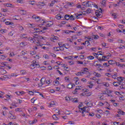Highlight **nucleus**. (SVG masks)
I'll return each mask as SVG.
<instances>
[{"instance_id":"obj_1","label":"nucleus","mask_w":125,"mask_h":125,"mask_svg":"<svg viewBox=\"0 0 125 125\" xmlns=\"http://www.w3.org/2000/svg\"><path fill=\"white\" fill-rule=\"evenodd\" d=\"M30 67L31 69H35V68H40V64L37 63V62L36 61H33V63L31 64Z\"/></svg>"},{"instance_id":"obj_2","label":"nucleus","mask_w":125,"mask_h":125,"mask_svg":"<svg viewBox=\"0 0 125 125\" xmlns=\"http://www.w3.org/2000/svg\"><path fill=\"white\" fill-rule=\"evenodd\" d=\"M79 112L82 114V116L84 117V113H88V112L86 110L85 107H83V108H80Z\"/></svg>"},{"instance_id":"obj_3","label":"nucleus","mask_w":125,"mask_h":125,"mask_svg":"<svg viewBox=\"0 0 125 125\" xmlns=\"http://www.w3.org/2000/svg\"><path fill=\"white\" fill-rule=\"evenodd\" d=\"M43 21V24H46V27H50V26H52L53 25V22L52 21H44V20H42Z\"/></svg>"},{"instance_id":"obj_4","label":"nucleus","mask_w":125,"mask_h":125,"mask_svg":"<svg viewBox=\"0 0 125 125\" xmlns=\"http://www.w3.org/2000/svg\"><path fill=\"white\" fill-rule=\"evenodd\" d=\"M89 7H92V6H93L94 7H95L96 8H98V6L97 5L95 4L94 2H93L92 1H89Z\"/></svg>"},{"instance_id":"obj_5","label":"nucleus","mask_w":125,"mask_h":125,"mask_svg":"<svg viewBox=\"0 0 125 125\" xmlns=\"http://www.w3.org/2000/svg\"><path fill=\"white\" fill-rule=\"evenodd\" d=\"M80 87H82V86H77L75 88V90L73 91V94H77L78 92V91L77 90H81L82 89V88H81Z\"/></svg>"},{"instance_id":"obj_6","label":"nucleus","mask_w":125,"mask_h":125,"mask_svg":"<svg viewBox=\"0 0 125 125\" xmlns=\"http://www.w3.org/2000/svg\"><path fill=\"white\" fill-rule=\"evenodd\" d=\"M32 18L33 19H35L36 20V21H37V22L41 20V18L39 16H36V15H34L32 16Z\"/></svg>"},{"instance_id":"obj_7","label":"nucleus","mask_w":125,"mask_h":125,"mask_svg":"<svg viewBox=\"0 0 125 125\" xmlns=\"http://www.w3.org/2000/svg\"><path fill=\"white\" fill-rule=\"evenodd\" d=\"M95 13H96V16H97V17H99V18L101 17V14H102V12H100L99 10H96Z\"/></svg>"},{"instance_id":"obj_8","label":"nucleus","mask_w":125,"mask_h":125,"mask_svg":"<svg viewBox=\"0 0 125 125\" xmlns=\"http://www.w3.org/2000/svg\"><path fill=\"white\" fill-rule=\"evenodd\" d=\"M96 58H97V59H98L99 61H100V62H102V61H107V60L104 59V58H103V57H102V58H99L98 56H96Z\"/></svg>"},{"instance_id":"obj_9","label":"nucleus","mask_w":125,"mask_h":125,"mask_svg":"<svg viewBox=\"0 0 125 125\" xmlns=\"http://www.w3.org/2000/svg\"><path fill=\"white\" fill-rule=\"evenodd\" d=\"M70 101H71L72 102H73L74 103H78V102H79L77 100V98H70Z\"/></svg>"},{"instance_id":"obj_10","label":"nucleus","mask_w":125,"mask_h":125,"mask_svg":"<svg viewBox=\"0 0 125 125\" xmlns=\"http://www.w3.org/2000/svg\"><path fill=\"white\" fill-rule=\"evenodd\" d=\"M113 85H114V86H119V85H120L121 83L120 82H114L113 83Z\"/></svg>"},{"instance_id":"obj_11","label":"nucleus","mask_w":125,"mask_h":125,"mask_svg":"<svg viewBox=\"0 0 125 125\" xmlns=\"http://www.w3.org/2000/svg\"><path fill=\"white\" fill-rule=\"evenodd\" d=\"M37 122H38L37 120H34L33 121H29V125H34V124H36V123H37Z\"/></svg>"},{"instance_id":"obj_12","label":"nucleus","mask_w":125,"mask_h":125,"mask_svg":"<svg viewBox=\"0 0 125 125\" xmlns=\"http://www.w3.org/2000/svg\"><path fill=\"white\" fill-rule=\"evenodd\" d=\"M82 17H83V14H77V15H76V18L77 19H79V18H82Z\"/></svg>"},{"instance_id":"obj_13","label":"nucleus","mask_w":125,"mask_h":125,"mask_svg":"<svg viewBox=\"0 0 125 125\" xmlns=\"http://www.w3.org/2000/svg\"><path fill=\"white\" fill-rule=\"evenodd\" d=\"M34 30H36V33H40V32L42 33H45V32H43L42 30H41L40 28H34Z\"/></svg>"},{"instance_id":"obj_14","label":"nucleus","mask_w":125,"mask_h":125,"mask_svg":"<svg viewBox=\"0 0 125 125\" xmlns=\"http://www.w3.org/2000/svg\"><path fill=\"white\" fill-rule=\"evenodd\" d=\"M125 78L122 77H120L117 78V80L119 81V82H120V83H122V81H124V79Z\"/></svg>"},{"instance_id":"obj_15","label":"nucleus","mask_w":125,"mask_h":125,"mask_svg":"<svg viewBox=\"0 0 125 125\" xmlns=\"http://www.w3.org/2000/svg\"><path fill=\"white\" fill-rule=\"evenodd\" d=\"M64 19H65V20H70V15H65L64 16Z\"/></svg>"},{"instance_id":"obj_16","label":"nucleus","mask_w":125,"mask_h":125,"mask_svg":"<svg viewBox=\"0 0 125 125\" xmlns=\"http://www.w3.org/2000/svg\"><path fill=\"white\" fill-rule=\"evenodd\" d=\"M118 113L119 114V115H123L124 116V115H125V112H124V111L121 110V109H120L118 111Z\"/></svg>"},{"instance_id":"obj_17","label":"nucleus","mask_w":125,"mask_h":125,"mask_svg":"<svg viewBox=\"0 0 125 125\" xmlns=\"http://www.w3.org/2000/svg\"><path fill=\"white\" fill-rule=\"evenodd\" d=\"M52 118L55 121H57V120H58V117H57L56 114H54L52 116Z\"/></svg>"},{"instance_id":"obj_18","label":"nucleus","mask_w":125,"mask_h":125,"mask_svg":"<svg viewBox=\"0 0 125 125\" xmlns=\"http://www.w3.org/2000/svg\"><path fill=\"white\" fill-rule=\"evenodd\" d=\"M83 6L87 7H89V1L86 2L85 4H83Z\"/></svg>"},{"instance_id":"obj_19","label":"nucleus","mask_w":125,"mask_h":125,"mask_svg":"<svg viewBox=\"0 0 125 125\" xmlns=\"http://www.w3.org/2000/svg\"><path fill=\"white\" fill-rule=\"evenodd\" d=\"M9 119H11L12 120H15V119H16V117H15V116H14L13 115H11L9 116Z\"/></svg>"},{"instance_id":"obj_20","label":"nucleus","mask_w":125,"mask_h":125,"mask_svg":"<svg viewBox=\"0 0 125 125\" xmlns=\"http://www.w3.org/2000/svg\"><path fill=\"white\" fill-rule=\"evenodd\" d=\"M108 62L109 65H113V64H115V62H114V61L113 60H109L108 61Z\"/></svg>"},{"instance_id":"obj_21","label":"nucleus","mask_w":125,"mask_h":125,"mask_svg":"<svg viewBox=\"0 0 125 125\" xmlns=\"http://www.w3.org/2000/svg\"><path fill=\"white\" fill-rule=\"evenodd\" d=\"M52 83V81L51 80H49L46 81V83H47V84L48 85H49V84H50V83Z\"/></svg>"},{"instance_id":"obj_22","label":"nucleus","mask_w":125,"mask_h":125,"mask_svg":"<svg viewBox=\"0 0 125 125\" xmlns=\"http://www.w3.org/2000/svg\"><path fill=\"white\" fill-rule=\"evenodd\" d=\"M99 38V36L98 35H93V40H98Z\"/></svg>"},{"instance_id":"obj_23","label":"nucleus","mask_w":125,"mask_h":125,"mask_svg":"<svg viewBox=\"0 0 125 125\" xmlns=\"http://www.w3.org/2000/svg\"><path fill=\"white\" fill-rule=\"evenodd\" d=\"M40 82H42V83H45V82H46V80L45 79V78L42 77L41 79Z\"/></svg>"},{"instance_id":"obj_24","label":"nucleus","mask_w":125,"mask_h":125,"mask_svg":"<svg viewBox=\"0 0 125 125\" xmlns=\"http://www.w3.org/2000/svg\"><path fill=\"white\" fill-rule=\"evenodd\" d=\"M101 3L103 6H105L106 4V0H103V1L101 2Z\"/></svg>"},{"instance_id":"obj_25","label":"nucleus","mask_w":125,"mask_h":125,"mask_svg":"<svg viewBox=\"0 0 125 125\" xmlns=\"http://www.w3.org/2000/svg\"><path fill=\"white\" fill-rule=\"evenodd\" d=\"M0 58L1 59H4L6 58V55H0Z\"/></svg>"},{"instance_id":"obj_26","label":"nucleus","mask_w":125,"mask_h":125,"mask_svg":"<svg viewBox=\"0 0 125 125\" xmlns=\"http://www.w3.org/2000/svg\"><path fill=\"white\" fill-rule=\"evenodd\" d=\"M56 18L58 19V20H60L61 18H62V17L61 16V15H57L56 16Z\"/></svg>"},{"instance_id":"obj_27","label":"nucleus","mask_w":125,"mask_h":125,"mask_svg":"<svg viewBox=\"0 0 125 125\" xmlns=\"http://www.w3.org/2000/svg\"><path fill=\"white\" fill-rule=\"evenodd\" d=\"M87 58L88 59H90V60H93V59H94V57L92 56H89L87 57Z\"/></svg>"},{"instance_id":"obj_28","label":"nucleus","mask_w":125,"mask_h":125,"mask_svg":"<svg viewBox=\"0 0 125 125\" xmlns=\"http://www.w3.org/2000/svg\"><path fill=\"white\" fill-rule=\"evenodd\" d=\"M69 19H70V20H71V21H73L75 20V17H74V16L71 15V16L69 17Z\"/></svg>"},{"instance_id":"obj_29","label":"nucleus","mask_w":125,"mask_h":125,"mask_svg":"<svg viewBox=\"0 0 125 125\" xmlns=\"http://www.w3.org/2000/svg\"><path fill=\"white\" fill-rule=\"evenodd\" d=\"M87 71H88V68L86 67L84 68V72H86V74H89V72Z\"/></svg>"},{"instance_id":"obj_30","label":"nucleus","mask_w":125,"mask_h":125,"mask_svg":"<svg viewBox=\"0 0 125 125\" xmlns=\"http://www.w3.org/2000/svg\"><path fill=\"white\" fill-rule=\"evenodd\" d=\"M86 12L87 13H91V9H90V8H88L86 10Z\"/></svg>"},{"instance_id":"obj_31","label":"nucleus","mask_w":125,"mask_h":125,"mask_svg":"<svg viewBox=\"0 0 125 125\" xmlns=\"http://www.w3.org/2000/svg\"><path fill=\"white\" fill-rule=\"evenodd\" d=\"M111 77H112L113 79H116V78H117V73H115L113 75H111Z\"/></svg>"},{"instance_id":"obj_32","label":"nucleus","mask_w":125,"mask_h":125,"mask_svg":"<svg viewBox=\"0 0 125 125\" xmlns=\"http://www.w3.org/2000/svg\"><path fill=\"white\" fill-rule=\"evenodd\" d=\"M21 36V37L22 38V39H28V37H27V36H26L25 34H22Z\"/></svg>"},{"instance_id":"obj_33","label":"nucleus","mask_w":125,"mask_h":125,"mask_svg":"<svg viewBox=\"0 0 125 125\" xmlns=\"http://www.w3.org/2000/svg\"><path fill=\"white\" fill-rule=\"evenodd\" d=\"M109 56H111L110 54H109V55H108L107 56H103V58H104V59H105V58H106V59H109V58H107V57H109Z\"/></svg>"},{"instance_id":"obj_34","label":"nucleus","mask_w":125,"mask_h":125,"mask_svg":"<svg viewBox=\"0 0 125 125\" xmlns=\"http://www.w3.org/2000/svg\"><path fill=\"white\" fill-rule=\"evenodd\" d=\"M20 72L21 75H25L26 74V71L25 70H21Z\"/></svg>"},{"instance_id":"obj_35","label":"nucleus","mask_w":125,"mask_h":125,"mask_svg":"<svg viewBox=\"0 0 125 125\" xmlns=\"http://www.w3.org/2000/svg\"><path fill=\"white\" fill-rule=\"evenodd\" d=\"M65 99L66 101H71V98H70L69 97H66Z\"/></svg>"},{"instance_id":"obj_36","label":"nucleus","mask_w":125,"mask_h":125,"mask_svg":"<svg viewBox=\"0 0 125 125\" xmlns=\"http://www.w3.org/2000/svg\"><path fill=\"white\" fill-rule=\"evenodd\" d=\"M83 46L77 47L78 50H80V49H83Z\"/></svg>"},{"instance_id":"obj_37","label":"nucleus","mask_w":125,"mask_h":125,"mask_svg":"<svg viewBox=\"0 0 125 125\" xmlns=\"http://www.w3.org/2000/svg\"><path fill=\"white\" fill-rule=\"evenodd\" d=\"M34 38H39L40 39H42V40H43V38L42 37V36H38V35H36L35 36H33Z\"/></svg>"},{"instance_id":"obj_38","label":"nucleus","mask_w":125,"mask_h":125,"mask_svg":"<svg viewBox=\"0 0 125 125\" xmlns=\"http://www.w3.org/2000/svg\"><path fill=\"white\" fill-rule=\"evenodd\" d=\"M20 45L21 47H23V46H25V43L24 42H22L20 43Z\"/></svg>"},{"instance_id":"obj_39","label":"nucleus","mask_w":125,"mask_h":125,"mask_svg":"<svg viewBox=\"0 0 125 125\" xmlns=\"http://www.w3.org/2000/svg\"><path fill=\"white\" fill-rule=\"evenodd\" d=\"M58 47H54L53 48V50H54V51H59V50H58Z\"/></svg>"},{"instance_id":"obj_40","label":"nucleus","mask_w":125,"mask_h":125,"mask_svg":"<svg viewBox=\"0 0 125 125\" xmlns=\"http://www.w3.org/2000/svg\"><path fill=\"white\" fill-rule=\"evenodd\" d=\"M76 76H82V72H78L77 73H76Z\"/></svg>"},{"instance_id":"obj_41","label":"nucleus","mask_w":125,"mask_h":125,"mask_svg":"<svg viewBox=\"0 0 125 125\" xmlns=\"http://www.w3.org/2000/svg\"><path fill=\"white\" fill-rule=\"evenodd\" d=\"M19 28L20 31H23V30H24V28H23L22 26H19Z\"/></svg>"},{"instance_id":"obj_42","label":"nucleus","mask_w":125,"mask_h":125,"mask_svg":"<svg viewBox=\"0 0 125 125\" xmlns=\"http://www.w3.org/2000/svg\"><path fill=\"white\" fill-rule=\"evenodd\" d=\"M97 118H98V119H100V118H101V116L100 114L97 113L96 115Z\"/></svg>"},{"instance_id":"obj_43","label":"nucleus","mask_w":125,"mask_h":125,"mask_svg":"<svg viewBox=\"0 0 125 125\" xmlns=\"http://www.w3.org/2000/svg\"><path fill=\"white\" fill-rule=\"evenodd\" d=\"M29 94H30V95H34V94H35L34 92H33L32 91H29Z\"/></svg>"},{"instance_id":"obj_44","label":"nucleus","mask_w":125,"mask_h":125,"mask_svg":"<svg viewBox=\"0 0 125 125\" xmlns=\"http://www.w3.org/2000/svg\"><path fill=\"white\" fill-rule=\"evenodd\" d=\"M104 86H109V83H104Z\"/></svg>"},{"instance_id":"obj_45","label":"nucleus","mask_w":125,"mask_h":125,"mask_svg":"<svg viewBox=\"0 0 125 125\" xmlns=\"http://www.w3.org/2000/svg\"><path fill=\"white\" fill-rule=\"evenodd\" d=\"M56 2H57V0H53V1H52V2H51V3H52V4H55V3Z\"/></svg>"},{"instance_id":"obj_46","label":"nucleus","mask_w":125,"mask_h":125,"mask_svg":"<svg viewBox=\"0 0 125 125\" xmlns=\"http://www.w3.org/2000/svg\"><path fill=\"white\" fill-rule=\"evenodd\" d=\"M53 40L54 41H57V40H58V37L55 36L53 38Z\"/></svg>"},{"instance_id":"obj_47","label":"nucleus","mask_w":125,"mask_h":125,"mask_svg":"<svg viewBox=\"0 0 125 125\" xmlns=\"http://www.w3.org/2000/svg\"><path fill=\"white\" fill-rule=\"evenodd\" d=\"M43 49H44L45 50H48L49 49V48L46 47L45 46L42 47Z\"/></svg>"},{"instance_id":"obj_48","label":"nucleus","mask_w":125,"mask_h":125,"mask_svg":"<svg viewBox=\"0 0 125 125\" xmlns=\"http://www.w3.org/2000/svg\"><path fill=\"white\" fill-rule=\"evenodd\" d=\"M31 101L32 103H34L35 101H36V100H35V98L31 99Z\"/></svg>"},{"instance_id":"obj_49","label":"nucleus","mask_w":125,"mask_h":125,"mask_svg":"<svg viewBox=\"0 0 125 125\" xmlns=\"http://www.w3.org/2000/svg\"><path fill=\"white\" fill-rule=\"evenodd\" d=\"M77 36H82V32L79 31L77 33Z\"/></svg>"},{"instance_id":"obj_50","label":"nucleus","mask_w":125,"mask_h":125,"mask_svg":"<svg viewBox=\"0 0 125 125\" xmlns=\"http://www.w3.org/2000/svg\"><path fill=\"white\" fill-rule=\"evenodd\" d=\"M38 85L40 87L42 86V82H41V83L38 84Z\"/></svg>"},{"instance_id":"obj_51","label":"nucleus","mask_w":125,"mask_h":125,"mask_svg":"<svg viewBox=\"0 0 125 125\" xmlns=\"http://www.w3.org/2000/svg\"><path fill=\"white\" fill-rule=\"evenodd\" d=\"M67 87H68V88H72V84H68V85H67Z\"/></svg>"},{"instance_id":"obj_52","label":"nucleus","mask_w":125,"mask_h":125,"mask_svg":"<svg viewBox=\"0 0 125 125\" xmlns=\"http://www.w3.org/2000/svg\"><path fill=\"white\" fill-rule=\"evenodd\" d=\"M86 110H87V112L88 113H89L90 109L88 108V107L85 106Z\"/></svg>"},{"instance_id":"obj_53","label":"nucleus","mask_w":125,"mask_h":125,"mask_svg":"<svg viewBox=\"0 0 125 125\" xmlns=\"http://www.w3.org/2000/svg\"><path fill=\"white\" fill-rule=\"evenodd\" d=\"M64 33H65V34H70V31H69V30H65Z\"/></svg>"},{"instance_id":"obj_54","label":"nucleus","mask_w":125,"mask_h":125,"mask_svg":"<svg viewBox=\"0 0 125 125\" xmlns=\"http://www.w3.org/2000/svg\"><path fill=\"white\" fill-rule=\"evenodd\" d=\"M76 7L77 8H82V7H81V5H79L78 4H76Z\"/></svg>"},{"instance_id":"obj_55","label":"nucleus","mask_w":125,"mask_h":125,"mask_svg":"<svg viewBox=\"0 0 125 125\" xmlns=\"http://www.w3.org/2000/svg\"><path fill=\"white\" fill-rule=\"evenodd\" d=\"M68 124H70V125H75V122H72V121H69Z\"/></svg>"},{"instance_id":"obj_56","label":"nucleus","mask_w":125,"mask_h":125,"mask_svg":"<svg viewBox=\"0 0 125 125\" xmlns=\"http://www.w3.org/2000/svg\"><path fill=\"white\" fill-rule=\"evenodd\" d=\"M30 54L31 55H35V51H30Z\"/></svg>"},{"instance_id":"obj_57","label":"nucleus","mask_w":125,"mask_h":125,"mask_svg":"<svg viewBox=\"0 0 125 125\" xmlns=\"http://www.w3.org/2000/svg\"><path fill=\"white\" fill-rule=\"evenodd\" d=\"M77 63L83 64V62L82 61H77Z\"/></svg>"},{"instance_id":"obj_58","label":"nucleus","mask_w":125,"mask_h":125,"mask_svg":"<svg viewBox=\"0 0 125 125\" xmlns=\"http://www.w3.org/2000/svg\"><path fill=\"white\" fill-rule=\"evenodd\" d=\"M82 82H85V83H86V82H87V81H86V79L83 78L82 79H81Z\"/></svg>"},{"instance_id":"obj_59","label":"nucleus","mask_w":125,"mask_h":125,"mask_svg":"<svg viewBox=\"0 0 125 125\" xmlns=\"http://www.w3.org/2000/svg\"><path fill=\"white\" fill-rule=\"evenodd\" d=\"M54 83H55V84H59V81H55Z\"/></svg>"},{"instance_id":"obj_60","label":"nucleus","mask_w":125,"mask_h":125,"mask_svg":"<svg viewBox=\"0 0 125 125\" xmlns=\"http://www.w3.org/2000/svg\"><path fill=\"white\" fill-rule=\"evenodd\" d=\"M39 4H40V5H42V6H43L44 5V3L42 2H40L39 3Z\"/></svg>"},{"instance_id":"obj_61","label":"nucleus","mask_w":125,"mask_h":125,"mask_svg":"<svg viewBox=\"0 0 125 125\" xmlns=\"http://www.w3.org/2000/svg\"><path fill=\"white\" fill-rule=\"evenodd\" d=\"M67 22L66 21H62V22H61V24H62L63 25L66 24Z\"/></svg>"},{"instance_id":"obj_62","label":"nucleus","mask_w":125,"mask_h":125,"mask_svg":"<svg viewBox=\"0 0 125 125\" xmlns=\"http://www.w3.org/2000/svg\"><path fill=\"white\" fill-rule=\"evenodd\" d=\"M72 39L73 40H77V36H76V35H74L73 36H72Z\"/></svg>"},{"instance_id":"obj_63","label":"nucleus","mask_w":125,"mask_h":125,"mask_svg":"<svg viewBox=\"0 0 125 125\" xmlns=\"http://www.w3.org/2000/svg\"><path fill=\"white\" fill-rule=\"evenodd\" d=\"M119 28H121V29H123L124 28V25L122 24H119Z\"/></svg>"},{"instance_id":"obj_64","label":"nucleus","mask_w":125,"mask_h":125,"mask_svg":"<svg viewBox=\"0 0 125 125\" xmlns=\"http://www.w3.org/2000/svg\"><path fill=\"white\" fill-rule=\"evenodd\" d=\"M102 45L103 46H104V47H105V46H106V45H107V44H106V43H102Z\"/></svg>"}]
</instances>
